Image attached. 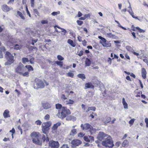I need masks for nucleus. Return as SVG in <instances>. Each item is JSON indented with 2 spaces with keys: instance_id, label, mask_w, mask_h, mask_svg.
I'll list each match as a JSON object with an SVG mask.
<instances>
[{
  "instance_id": "obj_1",
  "label": "nucleus",
  "mask_w": 148,
  "mask_h": 148,
  "mask_svg": "<svg viewBox=\"0 0 148 148\" xmlns=\"http://www.w3.org/2000/svg\"><path fill=\"white\" fill-rule=\"evenodd\" d=\"M71 114L70 110L66 107L63 106L61 109L58 110L57 116L60 118L63 119Z\"/></svg>"
},
{
  "instance_id": "obj_2",
  "label": "nucleus",
  "mask_w": 148,
  "mask_h": 148,
  "mask_svg": "<svg viewBox=\"0 0 148 148\" xmlns=\"http://www.w3.org/2000/svg\"><path fill=\"white\" fill-rule=\"evenodd\" d=\"M26 69L24 67V65L21 63H20L15 68V72L16 73L24 77H28V72H25Z\"/></svg>"
},
{
  "instance_id": "obj_3",
  "label": "nucleus",
  "mask_w": 148,
  "mask_h": 148,
  "mask_svg": "<svg viewBox=\"0 0 148 148\" xmlns=\"http://www.w3.org/2000/svg\"><path fill=\"white\" fill-rule=\"evenodd\" d=\"M30 136L32 138L33 143L40 145H42V142L39 140L41 135L39 132H33L31 134Z\"/></svg>"
},
{
  "instance_id": "obj_4",
  "label": "nucleus",
  "mask_w": 148,
  "mask_h": 148,
  "mask_svg": "<svg viewBox=\"0 0 148 148\" xmlns=\"http://www.w3.org/2000/svg\"><path fill=\"white\" fill-rule=\"evenodd\" d=\"M5 57L7 60L5 63V65H10L14 62V56L10 52H6Z\"/></svg>"
},
{
  "instance_id": "obj_5",
  "label": "nucleus",
  "mask_w": 148,
  "mask_h": 148,
  "mask_svg": "<svg viewBox=\"0 0 148 148\" xmlns=\"http://www.w3.org/2000/svg\"><path fill=\"white\" fill-rule=\"evenodd\" d=\"M51 122L50 121L43 123L42 125V130L44 133L47 134L48 132L49 127L51 126Z\"/></svg>"
},
{
  "instance_id": "obj_6",
  "label": "nucleus",
  "mask_w": 148,
  "mask_h": 148,
  "mask_svg": "<svg viewBox=\"0 0 148 148\" xmlns=\"http://www.w3.org/2000/svg\"><path fill=\"white\" fill-rule=\"evenodd\" d=\"M102 144L109 148H111L114 146L113 141L110 137H107L105 140L103 141Z\"/></svg>"
},
{
  "instance_id": "obj_7",
  "label": "nucleus",
  "mask_w": 148,
  "mask_h": 148,
  "mask_svg": "<svg viewBox=\"0 0 148 148\" xmlns=\"http://www.w3.org/2000/svg\"><path fill=\"white\" fill-rule=\"evenodd\" d=\"M60 146L59 142L53 140L50 141L49 143V148H58Z\"/></svg>"
},
{
  "instance_id": "obj_8",
  "label": "nucleus",
  "mask_w": 148,
  "mask_h": 148,
  "mask_svg": "<svg viewBox=\"0 0 148 148\" xmlns=\"http://www.w3.org/2000/svg\"><path fill=\"white\" fill-rule=\"evenodd\" d=\"M98 37L101 40L100 42L102 44L103 47H110L111 46V43L106 42V40L105 38L101 36H99Z\"/></svg>"
},
{
  "instance_id": "obj_9",
  "label": "nucleus",
  "mask_w": 148,
  "mask_h": 148,
  "mask_svg": "<svg viewBox=\"0 0 148 148\" xmlns=\"http://www.w3.org/2000/svg\"><path fill=\"white\" fill-rule=\"evenodd\" d=\"M82 143V141L79 140L78 139L73 140L71 142V147L73 148H75L81 144Z\"/></svg>"
},
{
  "instance_id": "obj_10",
  "label": "nucleus",
  "mask_w": 148,
  "mask_h": 148,
  "mask_svg": "<svg viewBox=\"0 0 148 148\" xmlns=\"http://www.w3.org/2000/svg\"><path fill=\"white\" fill-rule=\"evenodd\" d=\"M81 127L83 130H89L90 131H91L93 128L91 125L88 123H86L84 125L82 124Z\"/></svg>"
},
{
  "instance_id": "obj_11",
  "label": "nucleus",
  "mask_w": 148,
  "mask_h": 148,
  "mask_svg": "<svg viewBox=\"0 0 148 148\" xmlns=\"http://www.w3.org/2000/svg\"><path fill=\"white\" fill-rule=\"evenodd\" d=\"M42 106L44 109H48L51 108V104L48 102H46L42 103Z\"/></svg>"
},
{
  "instance_id": "obj_12",
  "label": "nucleus",
  "mask_w": 148,
  "mask_h": 148,
  "mask_svg": "<svg viewBox=\"0 0 148 148\" xmlns=\"http://www.w3.org/2000/svg\"><path fill=\"white\" fill-rule=\"evenodd\" d=\"M37 87H34V88L35 89H37L38 88H43L45 86L44 83L41 80L39 81L36 84Z\"/></svg>"
},
{
  "instance_id": "obj_13",
  "label": "nucleus",
  "mask_w": 148,
  "mask_h": 148,
  "mask_svg": "<svg viewBox=\"0 0 148 148\" xmlns=\"http://www.w3.org/2000/svg\"><path fill=\"white\" fill-rule=\"evenodd\" d=\"M1 9L3 11L7 12L10 11L11 9H12V8H10L7 5L4 4L2 5Z\"/></svg>"
},
{
  "instance_id": "obj_14",
  "label": "nucleus",
  "mask_w": 148,
  "mask_h": 148,
  "mask_svg": "<svg viewBox=\"0 0 148 148\" xmlns=\"http://www.w3.org/2000/svg\"><path fill=\"white\" fill-rule=\"evenodd\" d=\"M106 136V135L104 133L100 132L98 135L97 138L99 140H102L104 139Z\"/></svg>"
},
{
  "instance_id": "obj_15",
  "label": "nucleus",
  "mask_w": 148,
  "mask_h": 148,
  "mask_svg": "<svg viewBox=\"0 0 148 148\" xmlns=\"http://www.w3.org/2000/svg\"><path fill=\"white\" fill-rule=\"evenodd\" d=\"M90 88L93 89L94 88V86L91 82H89L86 83L85 84V89H86Z\"/></svg>"
},
{
  "instance_id": "obj_16",
  "label": "nucleus",
  "mask_w": 148,
  "mask_h": 148,
  "mask_svg": "<svg viewBox=\"0 0 148 148\" xmlns=\"http://www.w3.org/2000/svg\"><path fill=\"white\" fill-rule=\"evenodd\" d=\"M141 75L143 78L145 79L146 78L147 72L144 68H142L141 69Z\"/></svg>"
},
{
  "instance_id": "obj_17",
  "label": "nucleus",
  "mask_w": 148,
  "mask_h": 148,
  "mask_svg": "<svg viewBox=\"0 0 148 148\" xmlns=\"http://www.w3.org/2000/svg\"><path fill=\"white\" fill-rule=\"evenodd\" d=\"M61 125V123L60 122H58L56 124H54L52 128V131H56L57 130L58 127L60 126Z\"/></svg>"
},
{
  "instance_id": "obj_18",
  "label": "nucleus",
  "mask_w": 148,
  "mask_h": 148,
  "mask_svg": "<svg viewBox=\"0 0 148 148\" xmlns=\"http://www.w3.org/2000/svg\"><path fill=\"white\" fill-rule=\"evenodd\" d=\"M10 112L8 110H5L3 113V116L5 118H7L8 117H10V116L9 114Z\"/></svg>"
},
{
  "instance_id": "obj_19",
  "label": "nucleus",
  "mask_w": 148,
  "mask_h": 148,
  "mask_svg": "<svg viewBox=\"0 0 148 148\" xmlns=\"http://www.w3.org/2000/svg\"><path fill=\"white\" fill-rule=\"evenodd\" d=\"M6 49L4 47H0V58H3V52H5L6 51Z\"/></svg>"
},
{
  "instance_id": "obj_20",
  "label": "nucleus",
  "mask_w": 148,
  "mask_h": 148,
  "mask_svg": "<svg viewBox=\"0 0 148 148\" xmlns=\"http://www.w3.org/2000/svg\"><path fill=\"white\" fill-rule=\"evenodd\" d=\"M91 61L90 59L88 58H86V59L85 61V67L89 66L91 64Z\"/></svg>"
},
{
  "instance_id": "obj_21",
  "label": "nucleus",
  "mask_w": 148,
  "mask_h": 148,
  "mask_svg": "<svg viewBox=\"0 0 148 148\" xmlns=\"http://www.w3.org/2000/svg\"><path fill=\"white\" fill-rule=\"evenodd\" d=\"M25 68L27 69V72H28V77L29 76V72L30 71H32L34 70V69L33 67L30 65H26L25 66Z\"/></svg>"
},
{
  "instance_id": "obj_22",
  "label": "nucleus",
  "mask_w": 148,
  "mask_h": 148,
  "mask_svg": "<svg viewBox=\"0 0 148 148\" xmlns=\"http://www.w3.org/2000/svg\"><path fill=\"white\" fill-rule=\"evenodd\" d=\"M67 42L73 47H75L76 46L73 40L70 39H69L68 40Z\"/></svg>"
},
{
  "instance_id": "obj_23",
  "label": "nucleus",
  "mask_w": 148,
  "mask_h": 148,
  "mask_svg": "<svg viewBox=\"0 0 148 148\" xmlns=\"http://www.w3.org/2000/svg\"><path fill=\"white\" fill-rule=\"evenodd\" d=\"M122 103L125 108L127 109L128 108V105L126 102L125 101V99L124 98H123Z\"/></svg>"
},
{
  "instance_id": "obj_24",
  "label": "nucleus",
  "mask_w": 148,
  "mask_h": 148,
  "mask_svg": "<svg viewBox=\"0 0 148 148\" xmlns=\"http://www.w3.org/2000/svg\"><path fill=\"white\" fill-rule=\"evenodd\" d=\"M74 102H75L73 100L69 99L68 101H65L64 103H65L66 104H73L74 103Z\"/></svg>"
},
{
  "instance_id": "obj_25",
  "label": "nucleus",
  "mask_w": 148,
  "mask_h": 148,
  "mask_svg": "<svg viewBox=\"0 0 148 148\" xmlns=\"http://www.w3.org/2000/svg\"><path fill=\"white\" fill-rule=\"evenodd\" d=\"M77 76L79 78H81L83 80L86 79L85 75L83 73L79 74L77 75Z\"/></svg>"
},
{
  "instance_id": "obj_26",
  "label": "nucleus",
  "mask_w": 148,
  "mask_h": 148,
  "mask_svg": "<svg viewBox=\"0 0 148 148\" xmlns=\"http://www.w3.org/2000/svg\"><path fill=\"white\" fill-rule=\"evenodd\" d=\"M122 145V146L124 147L127 146L128 145V141L127 140H124L123 142Z\"/></svg>"
},
{
  "instance_id": "obj_27",
  "label": "nucleus",
  "mask_w": 148,
  "mask_h": 148,
  "mask_svg": "<svg viewBox=\"0 0 148 148\" xmlns=\"http://www.w3.org/2000/svg\"><path fill=\"white\" fill-rule=\"evenodd\" d=\"M42 139L44 142L46 141V142H48L49 140V138L47 136V137H46L45 135H43Z\"/></svg>"
},
{
  "instance_id": "obj_28",
  "label": "nucleus",
  "mask_w": 148,
  "mask_h": 148,
  "mask_svg": "<svg viewBox=\"0 0 148 148\" xmlns=\"http://www.w3.org/2000/svg\"><path fill=\"white\" fill-rule=\"evenodd\" d=\"M77 133V130L76 129L72 130L70 132V135L71 136H74Z\"/></svg>"
},
{
  "instance_id": "obj_29",
  "label": "nucleus",
  "mask_w": 148,
  "mask_h": 148,
  "mask_svg": "<svg viewBox=\"0 0 148 148\" xmlns=\"http://www.w3.org/2000/svg\"><path fill=\"white\" fill-rule=\"evenodd\" d=\"M17 14L23 20H24L25 19V18L24 16H23L22 13L19 11H17Z\"/></svg>"
},
{
  "instance_id": "obj_30",
  "label": "nucleus",
  "mask_w": 148,
  "mask_h": 148,
  "mask_svg": "<svg viewBox=\"0 0 148 148\" xmlns=\"http://www.w3.org/2000/svg\"><path fill=\"white\" fill-rule=\"evenodd\" d=\"M56 108L57 109H61L63 106L60 103H57L55 105Z\"/></svg>"
},
{
  "instance_id": "obj_31",
  "label": "nucleus",
  "mask_w": 148,
  "mask_h": 148,
  "mask_svg": "<svg viewBox=\"0 0 148 148\" xmlns=\"http://www.w3.org/2000/svg\"><path fill=\"white\" fill-rule=\"evenodd\" d=\"M107 35L109 38H115V36L114 34H112L111 33H107Z\"/></svg>"
},
{
  "instance_id": "obj_32",
  "label": "nucleus",
  "mask_w": 148,
  "mask_h": 148,
  "mask_svg": "<svg viewBox=\"0 0 148 148\" xmlns=\"http://www.w3.org/2000/svg\"><path fill=\"white\" fill-rule=\"evenodd\" d=\"M55 63L60 67H62L63 66V63L62 62L57 61L55 62Z\"/></svg>"
},
{
  "instance_id": "obj_33",
  "label": "nucleus",
  "mask_w": 148,
  "mask_h": 148,
  "mask_svg": "<svg viewBox=\"0 0 148 148\" xmlns=\"http://www.w3.org/2000/svg\"><path fill=\"white\" fill-rule=\"evenodd\" d=\"M29 60L27 58H22V62L23 64L28 62Z\"/></svg>"
},
{
  "instance_id": "obj_34",
  "label": "nucleus",
  "mask_w": 148,
  "mask_h": 148,
  "mask_svg": "<svg viewBox=\"0 0 148 148\" xmlns=\"http://www.w3.org/2000/svg\"><path fill=\"white\" fill-rule=\"evenodd\" d=\"M111 121V118L109 117H106L105 118V122L107 123H109Z\"/></svg>"
},
{
  "instance_id": "obj_35",
  "label": "nucleus",
  "mask_w": 148,
  "mask_h": 148,
  "mask_svg": "<svg viewBox=\"0 0 148 148\" xmlns=\"http://www.w3.org/2000/svg\"><path fill=\"white\" fill-rule=\"evenodd\" d=\"M136 29H137L138 32L140 33H144L145 32V30L140 29L139 27H136Z\"/></svg>"
},
{
  "instance_id": "obj_36",
  "label": "nucleus",
  "mask_w": 148,
  "mask_h": 148,
  "mask_svg": "<svg viewBox=\"0 0 148 148\" xmlns=\"http://www.w3.org/2000/svg\"><path fill=\"white\" fill-rule=\"evenodd\" d=\"M21 47V46L19 45L18 44H16L14 47V49L16 50L20 49Z\"/></svg>"
},
{
  "instance_id": "obj_37",
  "label": "nucleus",
  "mask_w": 148,
  "mask_h": 148,
  "mask_svg": "<svg viewBox=\"0 0 148 148\" xmlns=\"http://www.w3.org/2000/svg\"><path fill=\"white\" fill-rule=\"evenodd\" d=\"M10 132H11L12 133V138H13V134L15 133V131L14 129L13 128H12V130H10Z\"/></svg>"
},
{
  "instance_id": "obj_38",
  "label": "nucleus",
  "mask_w": 148,
  "mask_h": 148,
  "mask_svg": "<svg viewBox=\"0 0 148 148\" xmlns=\"http://www.w3.org/2000/svg\"><path fill=\"white\" fill-rule=\"evenodd\" d=\"M67 75L68 76L70 77L71 78H73L74 76V75L73 73L70 72H68L67 73Z\"/></svg>"
},
{
  "instance_id": "obj_39",
  "label": "nucleus",
  "mask_w": 148,
  "mask_h": 148,
  "mask_svg": "<svg viewBox=\"0 0 148 148\" xmlns=\"http://www.w3.org/2000/svg\"><path fill=\"white\" fill-rule=\"evenodd\" d=\"M57 58L58 60L60 61L63 60L64 59V58L60 55H58L57 56Z\"/></svg>"
},
{
  "instance_id": "obj_40",
  "label": "nucleus",
  "mask_w": 148,
  "mask_h": 148,
  "mask_svg": "<svg viewBox=\"0 0 148 148\" xmlns=\"http://www.w3.org/2000/svg\"><path fill=\"white\" fill-rule=\"evenodd\" d=\"M35 58H34L32 57L30 59L29 61L30 63L31 64H33L34 63Z\"/></svg>"
},
{
  "instance_id": "obj_41",
  "label": "nucleus",
  "mask_w": 148,
  "mask_h": 148,
  "mask_svg": "<svg viewBox=\"0 0 148 148\" xmlns=\"http://www.w3.org/2000/svg\"><path fill=\"white\" fill-rule=\"evenodd\" d=\"M77 24L79 25H82L83 23V21H80L79 20H77Z\"/></svg>"
},
{
  "instance_id": "obj_42",
  "label": "nucleus",
  "mask_w": 148,
  "mask_h": 148,
  "mask_svg": "<svg viewBox=\"0 0 148 148\" xmlns=\"http://www.w3.org/2000/svg\"><path fill=\"white\" fill-rule=\"evenodd\" d=\"M78 55L80 56H81L83 55L84 51H78Z\"/></svg>"
},
{
  "instance_id": "obj_43",
  "label": "nucleus",
  "mask_w": 148,
  "mask_h": 148,
  "mask_svg": "<svg viewBox=\"0 0 148 148\" xmlns=\"http://www.w3.org/2000/svg\"><path fill=\"white\" fill-rule=\"evenodd\" d=\"M50 119L49 115L48 114H46L44 117V119L46 120H49Z\"/></svg>"
},
{
  "instance_id": "obj_44",
  "label": "nucleus",
  "mask_w": 148,
  "mask_h": 148,
  "mask_svg": "<svg viewBox=\"0 0 148 148\" xmlns=\"http://www.w3.org/2000/svg\"><path fill=\"white\" fill-rule=\"evenodd\" d=\"M95 82L96 83L94 84L96 85V86H97L101 85V82L98 80H96L95 81Z\"/></svg>"
},
{
  "instance_id": "obj_45",
  "label": "nucleus",
  "mask_w": 148,
  "mask_h": 148,
  "mask_svg": "<svg viewBox=\"0 0 148 148\" xmlns=\"http://www.w3.org/2000/svg\"><path fill=\"white\" fill-rule=\"evenodd\" d=\"M42 122L40 120H38L35 122V123L38 125H40L41 124Z\"/></svg>"
},
{
  "instance_id": "obj_46",
  "label": "nucleus",
  "mask_w": 148,
  "mask_h": 148,
  "mask_svg": "<svg viewBox=\"0 0 148 148\" xmlns=\"http://www.w3.org/2000/svg\"><path fill=\"white\" fill-rule=\"evenodd\" d=\"M142 92L141 91H139L137 93L136 95V97H140L141 94H142Z\"/></svg>"
},
{
  "instance_id": "obj_47",
  "label": "nucleus",
  "mask_w": 148,
  "mask_h": 148,
  "mask_svg": "<svg viewBox=\"0 0 148 148\" xmlns=\"http://www.w3.org/2000/svg\"><path fill=\"white\" fill-rule=\"evenodd\" d=\"M130 14L133 18L137 19H138L137 16H135L134 15V13L132 10H131V13H130Z\"/></svg>"
},
{
  "instance_id": "obj_48",
  "label": "nucleus",
  "mask_w": 148,
  "mask_h": 148,
  "mask_svg": "<svg viewBox=\"0 0 148 148\" xmlns=\"http://www.w3.org/2000/svg\"><path fill=\"white\" fill-rule=\"evenodd\" d=\"M135 121V119H131L129 122V123L130 124L132 125L134 123V121Z\"/></svg>"
},
{
  "instance_id": "obj_49",
  "label": "nucleus",
  "mask_w": 148,
  "mask_h": 148,
  "mask_svg": "<svg viewBox=\"0 0 148 148\" xmlns=\"http://www.w3.org/2000/svg\"><path fill=\"white\" fill-rule=\"evenodd\" d=\"M33 11L34 13L36 14L38 16H39V13L37 9H34Z\"/></svg>"
},
{
  "instance_id": "obj_50",
  "label": "nucleus",
  "mask_w": 148,
  "mask_h": 148,
  "mask_svg": "<svg viewBox=\"0 0 148 148\" xmlns=\"http://www.w3.org/2000/svg\"><path fill=\"white\" fill-rule=\"evenodd\" d=\"M34 0H30V2L31 4V6L32 7H34Z\"/></svg>"
},
{
  "instance_id": "obj_51",
  "label": "nucleus",
  "mask_w": 148,
  "mask_h": 148,
  "mask_svg": "<svg viewBox=\"0 0 148 148\" xmlns=\"http://www.w3.org/2000/svg\"><path fill=\"white\" fill-rule=\"evenodd\" d=\"M145 122L146 123V127H148V118H146L145 120Z\"/></svg>"
},
{
  "instance_id": "obj_52",
  "label": "nucleus",
  "mask_w": 148,
  "mask_h": 148,
  "mask_svg": "<svg viewBox=\"0 0 148 148\" xmlns=\"http://www.w3.org/2000/svg\"><path fill=\"white\" fill-rule=\"evenodd\" d=\"M121 143L120 142H117L115 143V145L116 147H118L120 145Z\"/></svg>"
},
{
  "instance_id": "obj_53",
  "label": "nucleus",
  "mask_w": 148,
  "mask_h": 148,
  "mask_svg": "<svg viewBox=\"0 0 148 148\" xmlns=\"http://www.w3.org/2000/svg\"><path fill=\"white\" fill-rule=\"evenodd\" d=\"M41 23L42 24H47L48 21L47 20H42L41 21Z\"/></svg>"
},
{
  "instance_id": "obj_54",
  "label": "nucleus",
  "mask_w": 148,
  "mask_h": 148,
  "mask_svg": "<svg viewBox=\"0 0 148 148\" xmlns=\"http://www.w3.org/2000/svg\"><path fill=\"white\" fill-rule=\"evenodd\" d=\"M61 99L62 100H65L67 99L64 94L62 95L61 96Z\"/></svg>"
},
{
  "instance_id": "obj_55",
  "label": "nucleus",
  "mask_w": 148,
  "mask_h": 148,
  "mask_svg": "<svg viewBox=\"0 0 148 148\" xmlns=\"http://www.w3.org/2000/svg\"><path fill=\"white\" fill-rule=\"evenodd\" d=\"M60 148H69V147L68 146V145L64 144Z\"/></svg>"
},
{
  "instance_id": "obj_56",
  "label": "nucleus",
  "mask_w": 148,
  "mask_h": 148,
  "mask_svg": "<svg viewBox=\"0 0 148 148\" xmlns=\"http://www.w3.org/2000/svg\"><path fill=\"white\" fill-rule=\"evenodd\" d=\"M4 29V27L3 25L0 26V33L2 32Z\"/></svg>"
},
{
  "instance_id": "obj_57",
  "label": "nucleus",
  "mask_w": 148,
  "mask_h": 148,
  "mask_svg": "<svg viewBox=\"0 0 148 148\" xmlns=\"http://www.w3.org/2000/svg\"><path fill=\"white\" fill-rule=\"evenodd\" d=\"M26 12H27V14L28 15L29 17H31V14L29 13V10H28V8H27V6H26Z\"/></svg>"
},
{
  "instance_id": "obj_58",
  "label": "nucleus",
  "mask_w": 148,
  "mask_h": 148,
  "mask_svg": "<svg viewBox=\"0 0 148 148\" xmlns=\"http://www.w3.org/2000/svg\"><path fill=\"white\" fill-rule=\"evenodd\" d=\"M84 138L86 142H90V139L88 138L87 136H85L84 137Z\"/></svg>"
},
{
  "instance_id": "obj_59",
  "label": "nucleus",
  "mask_w": 148,
  "mask_h": 148,
  "mask_svg": "<svg viewBox=\"0 0 148 148\" xmlns=\"http://www.w3.org/2000/svg\"><path fill=\"white\" fill-rule=\"evenodd\" d=\"M29 49L32 50H33L34 49L36 50V51H37L38 49L36 47L32 46L30 47L29 48Z\"/></svg>"
},
{
  "instance_id": "obj_60",
  "label": "nucleus",
  "mask_w": 148,
  "mask_h": 148,
  "mask_svg": "<svg viewBox=\"0 0 148 148\" xmlns=\"http://www.w3.org/2000/svg\"><path fill=\"white\" fill-rule=\"evenodd\" d=\"M89 108L90 109V110H93V111H95L96 110V108L94 106H92V107H89Z\"/></svg>"
},
{
  "instance_id": "obj_61",
  "label": "nucleus",
  "mask_w": 148,
  "mask_h": 148,
  "mask_svg": "<svg viewBox=\"0 0 148 148\" xmlns=\"http://www.w3.org/2000/svg\"><path fill=\"white\" fill-rule=\"evenodd\" d=\"M73 117L71 116H68L66 118V119L67 120H71L72 119V117Z\"/></svg>"
},
{
  "instance_id": "obj_62",
  "label": "nucleus",
  "mask_w": 148,
  "mask_h": 148,
  "mask_svg": "<svg viewBox=\"0 0 148 148\" xmlns=\"http://www.w3.org/2000/svg\"><path fill=\"white\" fill-rule=\"evenodd\" d=\"M82 45L84 46H86V45L87 42L85 40H84L82 41Z\"/></svg>"
},
{
  "instance_id": "obj_63",
  "label": "nucleus",
  "mask_w": 148,
  "mask_h": 148,
  "mask_svg": "<svg viewBox=\"0 0 148 148\" xmlns=\"http://www.w3.org/2000/svg\"><path fill=\"white\" fill-rule=\"evenodd\" d=\"M58 14V12H53L51 13V15L53 16H55Z\"/></svg>"
},
{
  "instance_id": "obj_64",
  "label": "nucleus",
  "mask_w": 148,
  "mask_h": 148,
  "mask_svg": "<svg viewBox=\"0 0 148 148\" xmlns=\"http://www.w3.org/2000/svg\"><path fill=\"white\" fill-rule=\"evenodd\" d=\"M132 36H133V38L135 39L136 38L135 33L133 32L131 33Z\"/></svg>"
}]
</instances>
